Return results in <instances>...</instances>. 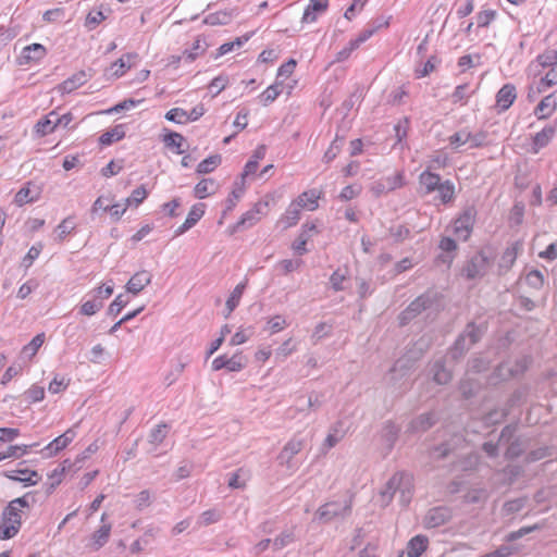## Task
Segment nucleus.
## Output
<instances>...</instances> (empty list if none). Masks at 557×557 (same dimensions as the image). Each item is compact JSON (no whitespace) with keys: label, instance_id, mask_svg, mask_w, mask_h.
Here are the masks:
<instances>
[{"label":"nucleus","instance_id":"1","mask_svg":"<svg viewBox=\"0 0 557 557\" xmlns=\"http://www.w3.org/2000/svg\"><path fill=\"white\" fill-rule=\"evenodd\" d=\"M27 496L15 498L4 508L0 522V539L10 540L14 537L22 525L23 508H28Z\"/></svg>","mask_w":557,"mask_h":557},{"label":"nucleus","instance_id":"2","mask_svg":"<svg viewBox=\"0 0 557 557\" xmlns=\"http://www.w3.org/2000/svg\"><path fill=\"white\" fill-rule=\"evenodd\" d=\"M485 329L475 325L473 322L467 324L465 331L457 337L449 349V357L457 361L461 359L467 351L478 343L484 334Z\"/></svg>","mask_w":557,"mask_h":557},{"label":"nucleus","instance_id":"3","mask_svg":"<svg viewBox=\"0 0 557 557\" xmlns=\"http://www.w3.org/2000/svg\"><path fill=\"white\" fill-rule=\"evenodd\" d=\"M351 497L343 503L335 500L327 502L317 509L313 520L320 523H330L335 519H345L351 513Z\"/></svg>","mask_w":557,"mask_h":557},{"label":"nucleus","instance_id":"4","mask_svg":"<svg viewBox=\"0 0 557 557\" xmlns=\"http://www.w3.org/2000/svg\"><path fill=\"white\" fill-rule=\"evenodd\" d=\"M397 492L400 493V502L403 505L410 503L412 496V479L409 474L404 472L395 473L386 483L383 495L393 497Z\"/></svg>","mask_w":557,"mask_h":557},{"label":"nucleus","instance_id":"5","mask_svg":"<svg viewBox=\"0 0 557 557\" xmlns=\"http://www.w3.org/2000/svg\"><path fill=\"white\" fill-rule=\"evenodd\" d=\"M305 445V438L300 437L299 434L294 435L280 451L277 456L278 463L286 469H295L293 458L304 449Z\"/></svg>","mask_w":557,"mask_h":557},{"label":"nucleus","instance_id":"6","mask_svg":"<svg viewBox=\"0 0 557 557\" xmlns=\"http://www.w3.org/2000/svg\"><path fill=\"white\" fill-rule=\"evenodd\" d=\"M433 305V299L429 294L417 297L409 306L399 314V324L406 325L422 311L429 309Z\"/></svg>","mask_w":557,"mask_h":557},{"label":"nucleus","instance_id":"7","mask_svg":"<svg viewBox=\"0 0 557 557\" xmlns=\"http://www.w3.org/2000/svg\"><path fill=\"white\" fill-rule=\"evenodd\" d=\"M268 207L267 202H257L253 205V207L245 212L239 221L228 227V233L231 235L235 234L236 232L243 230V228H249L253 226L259 220L261 214H263V210Z\"/></svg>","mask_w":557,"mask_h":557},{"label":"nucleus","instance_id":"8","mask_svg":"<svg viewBox=\"0 0 557 557\" xmlns=\"http://www.w3.org/2000/svg\"><path fill=\"white\" fill-rule=\"evenodd\" d=\"M488 258L483 252H478L467 262L462 272L469 280L482 277L488 269Z\"/></svg>","mask_w":557,"mask_h":557},{"label":"nucleus","instance_id":"9","mask_svg":"<svg viewBox=\"0 0 557 557\" xmlns=\"http://www.w3.org/2000/svg\"><path fill=\"white\" fill-rule=\"evenodd\" d=\"M475 209L473 207H469L458 219H456L454 223V232L458 238L462 240L468 239L475 221Z\"/></svg>","mask_w":557,"mask_h":557},{"label":"nucleus","instance_id":"10","mask_svg":"<svg viewBox=\"0 0 557 557\" xmlns=\"http://www.w3.org/2000/svg\"><path fill=\"white\" fill-rule=\"evenodd\" d=\"M451 510L445 506H438L431 508L424 519L423 523L425 528L433 529L446 524L451 519Z\"/></svg>","mask_w":557,"mask_h":557},{"label":"nucleus","instance_id":"11","mask_svg":"<svg viewBox=\"0 0 557 557\" xmlns=\"http://www.w3.org/2000/svg\"><path fill=\"white\" fill-rule=\"evenodd\" d=\"M403 186L401 173H396L392 176L382 177L371 185V191L375 197H380L386 193L393 191Z\"/></svg>","mask_w":557,"mask_h":557},{"label":"nucleus","instance_id":"12","mask_svg":"<svg viewBox=\"0 0 557 557\" xmlns=\"http://www.w3.org/2000/svg\"><path fill=\"white\" fill-rule=\"evenodd\" d=\"M76 432L73 429L66 430L41 449L46 458H50L64 449L75 438Z\"/></svg>","mask_w":557,"mask_h":557},{"label":"nucleus","instance_id":"13","mask_svg":"<svg viewBox=\"0 0 557 557\" xmlns=\"http://www.w3.org/2000/svg\"><path fill=\"white\" fill-rule=\"evenodd\" d=\"M438 418L434 411L424 412L410 421L407 428L409 433H424L434 426Z\"/></svg>","mask_w":557,"mask_h":557},{"label":"nucleus","instance_id":"14","mask_svg":"<svg viewBox=\"0 0 557 557\" xmlns=\"http://www.w3.org/2000/svg\"><path fill=\"white\" fill-rule=\"evenodd\" d=\"M245 367V358L242 354H235L232 357L219 356L212 361V369L219 371L226 369L231 372H238Z\"/></svg>","mask_w":557,"mask_h":557},{"label":"nucleus","instance_id":"15","mask_svg":"<svg viewBox=\"0 0 557 557\" xmlns=\"http://www.w3.org/2000/svg\"><path fill=\"white\" fill-rule=\"evenodd\" d=\"M106 519H107V513L103 512L102 516H101V523L102 524L91 535L90 548L94 552H97L101 547H103L108 543V541L110 539L111 530H112V524L111 523H106L104 522Z\"/></svg>","mask_w":557,"mask_h":557},{"label":"nucleus","instance_id":"16","mask_svg":"<svg viewBox=\"0 0 557 557\" xmlns=\"http://www.w3.org/2000/svg\"><path fill=\"white\" fill-rule=\"evenodd\" d=\"M90 77H91V75L88 74L87 72H85L83 70L78 71V72L74 73L71 77H69L67 79L62 82L57 87V89L61 94H71L74 90H76L77 88H79L81 86H83L84 84H86Z\"/></svg>","mask_w":557,"mask_h":557},{"label":"nucleus","instance_id":"17","mask_svg":"<svg viewBox=\"0 0 557 557\" xmlns=\"http://www.w3.org/2000/svg\"><path fill=\"white\" fill-rule=\"evenodd\" d=\"M205 209H206L205 203L194 205L190 208L188 215H187L186 220L184 221V223L175 230V236H180V235L184 234L185 232H187L188 230H190L191 227H194L198 223V221L203 216Z\"/></svg>","mask_w":557,"mask_h":557},{"label":"nucleus","instance_id":"18","mask_svg":"<svg viewBox=\"0 0 557 557\" xmlns=\"http://www.w3.org/2000/svg\"><path fill=\"white\" fill-rule=\"evenodd\" d=\"M152 275L141 270L136 272L126 283V290L133 295H138L146 286L151 283Z\"/></svg>","mask_w":557,"mask_h":557},{"label":"nucleus","instance_id":"19","mask_svg":"<svg viewBox=\"0 0 557 557\" xmlns=\"http://www.w3.org/2000/svg\"><path fill=\"white\" fill-rule=\"evenodd\" d=\"M4 475L12 481L23 482L28 486L36 485L41 479L37 471L26 468L7 471Z\"/></svg>","mask_w":557,"mask_h":557},{"label":"nucleus","instance_id":"20","mask_svg":"<svg viewBox=\"0 0 557 557\" xmlns=\"http://www.w3.org/2000/svg\"><path fill=\"white\" fill-rule=\"evenodd\" d=\"M516 98V87L512 84H505L496 94V106L504 112L511 107Z\"/></svg>","mask_w":557,"mask_h":557},{"label":"nucleus","instance_id":"21","mask_svg":"<svg viewBox=\"0 0 557 557\" xmlns=\"http://www.w3.org/2000/svg\"><path fill=\"white\" fill-rule=\"evenodd\" d=\"M557 109V90L544 97L535 108V115L539 120L549 117Z\"/></svg>","mask_w":557,"mask_h":557},{"label":"nucleus","instance_id":"22","mask_svg":"<svg viewBox=\"0 0 557 557\" xmlns=\"http://www.w3.org/2000/svg\"><path fill=\"white\" fill-rule=\"evenodd\" d=\"M47 54V49L40 44H32L25 47L20 57V64H29L42 60Z\"/></svg>","mask_w":557,"mask_h":557},{"label":"nucleus","instance_id":"23","mask_svg":"<svg viewBox=\"0 0 557 557\" xmlns=\"http://www.w3.org/2000/svg\"><path fill=\"white\" fill-rule=\"evenodd\" d=\"M329 7V0H310L309 4L304 11L301 22L313 23L317 21L318 15L325 12Z\"/></svg>","mask_w":557,"mask_h":557},{"label":"nucleus","instance_id":"24","mask_svg":"<svg viewBox=\"0 0 557 557\" xmlns=\"http://www.w3.org/2000/svg\"><path fill=\"white\" fill-rule=\"evenodd\" d=\"M557 131V121L546 125L541 132L533 137V150L537 152L540 149L548 145Z\"/></svg>","mask_w":557,"mask_h":557},{"label":"nucleus","instance_id":"25","mask_svg":"<svg viewBox=\"0 0 557 557\" xmlns=\"http://www.w3.org/2000/svg\"><path fill=\"white\" fill-rule=\"evenodd\" d=\"M431 372L433 374V381L440 385L448 384L453 379V374L446 369L443 359H438L432 364Z\"/></svg>","mask_w":557,"mask_h":557},{"label":"nucleus","instance_id":"26","mask_svg":"<svg viewBox=\"0 0 557 557\" xmlns=\"http://www.w3.org/2000/svg\"><path fill=\"white\" fill-rule=\"evenodd\" d=\"M429 539L425 535L418 534L407 544L408 557H420L428 548Z\"/></svg>","mask_w":557,"mask_h":557},{"label":"nucleus","instance_id":"27","mask_svg":"<svg viewBox=\"0 0 557 557\" xmlns=\"http://www.w3.org/2000/svg\"><path fill=\"white\" fill-rule=\"evenodd\" d=\"M520 248V245L518 243L511 245L510 247H507L505 251L503 252L498 268L500 273H506L510 270V268L513 265L517 256L518 250Z\"/></svg>","mask_w":557,"mask_h":557},{"label":"nucleus","instance_id":"28","mask_svg":"<svg viewBox=\"0 0 557 557\" xmlns=\"http://www.w3.org/2000/svg\"><path fill=\"white\" fill-rule=\"evenodd\" d=\"M302 206L296 199L292 201L282 216V222L285 227H292L296 225L300 219Z\"/></svg>","mask_w":557,"mask_h":557},{"label":"nucleus","instance_id":"29","mask_svg":"<svg viewBox=\"0 0 557 557\" xmlns=\"http://www.w3.org/2000/svg\"><path fill=\"white\" fill-rule=\"evenodd\" d=\"M219 185L213 178H202L194 188L195 197L205 199L218 190Z\"/></svg>","mask_w":557,"mask_h":557},{"label":"nucleus","instance_id":"30","mask_svg":"<svg viewBox=\"0 0 557 557\" xmlns=\"http://www.w3.org/2000/svg\"><path fill=\"white\" fill-rule=\"evenodd\" d=\"M137 58L138 55L136 53H127L122 55L111 65V70H113L112 74L115 77L122 76L128 69L134 65V62Z\"/></svg>","mask_w":557,"mask_h":557},{"label":"nucleus","instance_id":"31","mask_svg":"<svg viewBox=\"0 0 557 557\" xmlns=\"http://www.w3.org/2000/svg\"><path fill=\"white\" fill-rule=\"evenodd\" d=\"M420 184L425 188L426 194L435 191L438 186L443 183L441 176L430 171H424L419 175Z\"/></svg>","mask_w":557,"mask_h":557},{"label":"nucleus","instance_id":"32","mask_svg":"<svg viewBox=\"0 0 557 557\" xmlns=\"http://www.w3.org/2000/svg\"><path fill=\"white\" fill-rule=\"evenodd\" d=\"M247 281L242 282L235 286L233 292L231 293L230 297L226 300L225 307H226V313L225 318H227L235 308L239 305V301L242 299V296L244 294V290L246 288Z\"/></svg>","mask_w":557,"mask_h":557},{"label":"nucleus","instance_id":"33","mask_svg":"<svg viewBox=\"0 0 557 557\" xmlns=\"http://www.w3.org/2000/svg\"><path fill=\"white\" fill-rule=\"evenodd\" d=\"M38 443L29 444V445H10L4 451L0 453V462L8 458H21L24 455L28 454L30 448L37 447Z\"/></svg>","mask_w":557,"mask_h":557},{"label":"nucleus","instance_id":"34","mask_svg":"<svg viewBox=\"0 0 557 557\" xmlns=\"http://www.w3.org/2000/svg\"><path fill=\"white\" fill-rule=\"evenodd\" d=\"M124 137H125L124 125L119 124V125H115L113 128L101 134V136L99 137V143L102 146H110L114 141H119V140L123 139Z\"/></svg>","mask_w":557,"mask_h":557},{"label":"nucleus","instance_id":"35","mask_svg":"<svg viewBox=\"0 0 557 557\" xmlns=\"http://www.w3.org/2000/svg\"><path fill=\"white\" fill-rule=\"evenodd\" d=\"M320 191L315 189H310L300 194L296 200L300 202L302 208L313 211L319 207L318 200L320 199Z\"/></svg>","mask_w":557,"mask_h":557},{"label":"nucleus","instance_id":"36","mask_svg":"<svg viewBox=\"0 0 557 557\" xmlns=\"http://www.w3.org/2000/svg\"><path fill=\"white\" fill-rule=\"evenodd\" d=\"M296 542L295 528L286 529L282 531L274 540H273V548L275 550L283 549L284 547Z\"/></svg>","mask_w":557,"mask_h":557},{"label":"nucleus","instance_id":"37","mask_svg":"<svg viewBox=\"0 0 557 557\" xmlns=\"http://www.w3.org/2000/svg\"><path fill=\"white\" fill-rule=\"evenodd\" d=\"M435 191L438 193V198L444 205L451 202L455 198V185L449 180L444 181Z\"/></svg>","mask_w":557,"mask_h":557},{"label":"nucleus","instance_id":"38","mask_svg":"<svg viewBox=\"0 0 557 557\" xmlns=\"http://www.w3.org/2000/svg\"><path fill=\"white\" fill-rule=\"evenodd\" d=\"M222 162L220 154H213L202 160L197 166L198 174H208L213 172Z\"/></svg>","mask_w":557,"mask_h":557},{"label":"nucleus","instance_id":"39","mask_svg":"<svg viewBox=\"0 0 557 557\" xmlns=\"http://www.w3.org/2000/svg\"><path fill=\"white\" fill-rule=\"evenodd\" d=\"M232 21V13L227 11H219L214 13L208 14L203 23L207 25L215 26V25H226Z\"/></svg>","mask_w":557,"mask_h":557},{"label":"nucleus","instance_id":"40","mask_svg":"<svg viewBox=\"0 0 557 557\" xmlns=\"http://www.w3.org/2000/svg\"><path fill=\"white\" fill-rule=\"evenodd\" d=\"M185 141V138L183 135L176 133V132H170L166 134L163 138V143L166 147L176 148V153L182 154L184 153V149H182V146Z\"/></svg>","mask_w":557,"mask_h":557},{"label":"nucleus","instance_id":"41","mask_svg":"<svg viewBox=\"0 0 557 557\" xmlns=\"http://www.w3.org/2000/svg\"><path fill=\"white\" fill-rule=\"evenodd\" d=\"M536 62L543 69L557 65V49H547L536 57Z\"/></svg>","mask_w":557,"mask_h":557},{"label":"nucleus","instance_id":"42","mask_svg":"<svg viewBox=\"0 0 557 557\" xmlns=\"http://www.w3.org/2000/svg\"><path fill=\"white\" fill-rule=\"evenodd\" d=\"M45 343V333L37 334L27 345H25L22 349V354L28 356L29 358L34 357L38 349Z\"/></svg>","mask_w":557,"mask_h":557},{"label":"nucleus","instance_id":"43","mask_svg":"<svg viewBox=\"0 0 557 557\" xmlns=\"http://www.w3.org/2000/svg\"><path fill=\"white\" fill-rule=\"evenodd\" d=\"M479 389V384L465 377L460 381L459 391L466 399L473 397Z\"/></svg>","mask_w":557,"mask_h":557},{"label":"nucleus","instance_id":"44","mask_svg":"<svg viewBox=\"0 0 557 557\" xmlns=\"http://www.w3.org/2000/svg\"><path fill=\"white\" fill-rule=\"evenodd\" d=\"M282 91V84L275 83L269 86L261 95L260 99L263 106L273 102Z\"/></svg>","mask_w":557,"mask_h":557},{"label":"nucleus","instance_id":"45","mask_svg":"<svg viewBox=\"0 0 557 557\" xmlns=\"http://www.w3.org/2000/svg\"><path fill=\"white\" fill-rule=\"evenodd\" d=\"M57 128V122L55 119L51 120V117H44L39 120L36 125L35 129L36 133L40 136H46L48 134H51Z\"/></svg>","mask_w":557,"mask_h":557},{"label":"nucleus","instance_id":"46","mask_svg":"<svg viewBox=\"0 0 557 557\" xmlns=\"http://www.w3.org/2000/svg\"><path fill=\"white\" fill-rule=\"evenodd\" d=\"M113 293V285H101L95 289H92L88 295L92 297L95 300L100 301L103 306L104 300L108 299Z\"/></svg>","mask_w":557,"mask_h":557},{"label":"nucleus","instance_id":"47","mask_svg":"<svg viewBox=\"0 0 557 557\" xmlns=\"http://www.w3.org/2000/svg\"><path fill=\"white\" fill-rule=\"evenodd\" d=\"M102 308L103 306L100 304V301L95 300L92 297H90V299L82 304L79 312L83 315L91 317L96 314L98 311H100Z\"/></svg>","mask_w":557,"mask_h":557},{"label":"nucleus","instance_id":"48","mask_svg":"<svg viewBox=\"0 0 557 557\" xmlns=\"http://www.w3.org/2000/svg\"><path fill=\"white\" fill-rule=\"evenodd\" d=\"M165 119L176 124H185L188 122L187 111L182 108H173L165 113Z\"/></svg>","mask_w":557,"mask_h":557},{"label":"nucleus","instance_id":"49","mask_svg":"<svg viewBox=\"0 0 557 557\" xmlns=\"http://www.w3.org/2000/svg\"><path fill=\"white\" fill-rule=\"evenodd\" d=\"M343 144H344V137L339 138L338 136H336V138L330 145L329 149L325 151L323 160L326 163L333 161L336 158V156L338 154V152L341 151Z\"/></svg>","mask_w":557,"mask_h":557},{"label":"nucleus","instance_id":"50","mask_svg":"<svg viewBox=\"0 0 557 557\" xmlns=\"http://www.w3.org/2000/svg\"><path fill=\"white\" fill-rule=\"evenodd\" d=\"M222 518V513L216 509H209L203 511L200 517L198 523L200 525H210L212 523H216Z\"/></svg>","mask_w":557,"mask_h":557},{"label":"nucleus","instance_id":"51","mask_svg":"<svg viewBox=\"0 0 557 557\" xmlns=\"http://www.w3.org/2000/svg\"><path fill=\"white\" fill-rule=\"evenodd\" d=\"M168 425L165 423L158 424L149 434V442L154 445L161 444L166 436Z\"/></svg>","mask_w":557,"mask_h":557},{"label":"nucleus","instance_id":"52","mask_svg":"<svg viewBox=\"0 0 557 557\" xmlns=\"http://www.w3.org/2000/svg\"><path fill=\"white\" fill-rule=\"evenodd\" d=\"M525 282L530 287L540 289L544 284V276L541 271L531 270L525 275Z\"/></svg>","mask_w":557,"mask_h":557},{"label":"nucleus","instance_id":"53","mask_svg":"<svg viewBox=\"0 0 557 557\" xmlns=\"http://www.w3.org/2000/svg\"><path fill=\"white\" fill-rule=\"evenodd\" d=\"M471 138V133L467 129H461L455 134H453L448 140H449V144L454 147V148H458L467 143H469Z\"/></svg>","mask_w":557,"mask_h":557},{"label":"nucleus","instance_id":"54","mask_svg":"<svg viewBox=\"0 0 557 557\" xmlns=\"http://www.w3.org/2000/svg\"><path fill=\"white\" fill-rule=\"evenodd\" d=\"M497 12L495 10H483L479 12L475 16L478 27H487L495 18Z\"/></svg>","mask_w":557,"mask_h":557},{"label":"nucleus","instance_id":"55","mask_svg":"<svg viewBox=\"0 0 557 557\" xmlns=\"http://www.w3.org/2000/svg\"><path fill=\"white\" fill-rule=\"evenodd\" d=\"M244 190L242 188H235L232 190L230 196L227 197L225 201V209L222 213V219L226 216L227 212L232 211L238 201V199L242 197Z\"/></svg>","mask_w":557,"mask_h":557},{"label":"nucleus","instance_id":"56","mask_svg":"<svg viewBox=\"0 0 557 557\" xmlns=\"http://www.w3.org/2000/svg\"><path fill=\"white\" fill-rule=\"evenodd\" d=\"M128 300L124 298V295L120 294L115 297V299L110 304L107 314L115 317L117 315L122 309L127 305Z\"/></svg>","mask_w":557,"mask_h":557},{"label":"nucleus","instance_id":"57","mask_svg":"<svg viewBox=\"0 0 557 557\" xmlns=\"http://www.w3.org/2000/svg\"><path fill=\"white\" fill-rule=\"evenodd\" d=\"M525 498H517L512 500H508L503 506V511L505 515H511L520 511L525 506Z\"/></svg>","mask_w":557,"mask_h":557},{"label":"nucleus","instance_id":"58","mask_svg":"<svg viewBox=\"0 0 557 557\" xmlns=\"http://www.w3.org/2000/svg\"><path fill=\"white\" fill-rule=\"evenodd\" d=\"M103 20H106V15L100 10L90 11L85 20V26L89 29L96 28Z\"/></svg>","mask_w":557,"mask_h":557},{"label":"nucleus","instance_id":"59","mask_svg":"<svg viewBox=\"0 0 557 557\" xmlns=\"http://www.w3.org/2000/svg\"><path fill=\"white\" fill-rule=\"evenodd\" d=\"M398 433L399 428L394 422L387 421L384 424L383 436L388 443L394 444L398 437Z\"/></svg>","mask_w":557,"mask_h":557},{"label":"nucleus","instance_id":"60","mask_svg":"<svg viewBox=\"0 0 557 557\" xmlns=\"http://www.w3.org/2000/svg\"><path fill=\"white\" fill-rule=\"evenodd\" d=\"M75 228V224L73 223L71 218L64 219L58 226V239L63 240Z\"/></svg>","mask_w":557,"mask_h":557},{"label":"nucleus","instance_id":"61","mask_svg":"<svg viewBox=\"0 0 557 557\" xmlns=\"http://www.w3.org/2000/svg\"><path fill=\"white\" fill-rule=\"evenodd\" d=\"M205 50L206 48L201 46V40L198 38L195 40L190 50H185L183 52V57L186 61L193 62L199 54L203 53Z\"/></svg>","mask_w":557,"mask_h":557},{"label":"nucleus","instance_id":"62","mask_svg":"<svg viewBox=\"0 0 557 557\" xmlns=\"http://www.w3.org/2000/svg\"><path fill=\"white\" fill-rule=\"evenodd\" d=\"M389 234L395 242L400 243L410 236V230L406 225H397L389 228Z\"/></svg>","mask_w":557,"mask_h":557},{"label":"nucleus","instance_id":"63","mask_svg":"<svg viewBox=\"0 0 557 557\" xmlns=\"http://www.w3.org/2000/svg\"><path fill=\"white\" fill-rule=\"evenodd\" d=\"M228 84V78L227 76H224V75H219L216 77H214L210 85H209V89L211 91H213V96H216L218 94H220L222 90L225 89V87L227 86Z\"/></svg>","mask_w":557,"mask_h":557},{"label":"nucleus","instance_id":"64","mask_svg":"<svg viewBox=\"0 0 557 557\" xmlns=\"http://www.w3.org/2000/svg\"><path fill=\"white\" fill-rule=\"evenodd\" d=\"M548 72L541 78V85L552 87L557 84V64L548 67Z\"/></svg>","mask_w":557,"mask_h":557}]
</instances>
